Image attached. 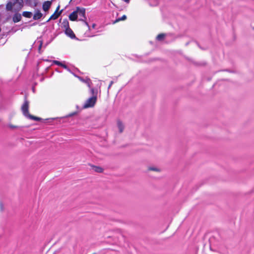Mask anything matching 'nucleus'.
<instances>
[{"mask_svg":"<svg viewBox=\"0 0 254 254\" xmlns=\"http://www.w3.org/2000/svg\"><path fill=\"white\" fill-rule=\"evenodd\" d=\"M23 0H12L6 4V9L14 12L19 11L23 7Z\"/></svg>","mask_w":254,"mask_h":254,"instance_id":"f257e3e1","label":"nucleus"},{"mask_svg":"<svg viewBox=\"0 0 254 254\" xmlns=\"http://www.w3.org/2000/svg\"><path fill=\"white\" fill-rule=\"evenodd\" d=\"M29 103L28 101L27 100L26 97H25L24 103L21 107V111L22 112L23 114L26 117L28 118L29 119L36 121H39L42 120L41 118L39 117H37L36 116H34L33 115H32L29 114Z\"/></svg>","mask_w":254,"mask_h":254,"instance_id":"f03ea898","label":"nucleus"},{"mask_svg":"<svg viewBox=\"0 0 254 254\" xmlns=\"http://www.w3.org/2000/svg\"><path fill=\"white\" fill-rule=\"evenodd\" d=\"M97 100L96 97H91L86 101L83 105V108H88L94 107L97 102Z\"/></svg>","mask_w":254,"mask_h":254,"instance_id":"7ed1b4c3","label":"nucleus"},{"mask_svg":"<svg viewBox=\"0 0 254 254\" xmlns=\"http://www.w3.org/2000/svg\"><path fill=\"white\" fill-rule=\"evenodd\" d=\"M60 8V5H59L57 9H56V10L55 11V12L50 16V17L49 18V19H48V20L47 21H49L50 20H55V19H57L59 17V16L61 15V13H62V10L60 11V12H58V10Z\"/></svg>","mask_w":254,"mask_h":254,"instance_id":"20e7f679","label":"nucleus"},{"mask_svg":"<svg viewBox=\"0 0 254 254\" xmlns=\"http://www.w3.org/2000/svg\"><path fill=\"white\" fill-rule=\"evenodd\" d=\"M64 32H65V34L67 36L70 37V38H71V39H75V38H76L75 35L74 34V32H73V31L72 30V29L70 27L67 28V29H65Z\"/></svg>","mask_w":254,"mask_h":254,"instance_id":"39448f33","label":"nucleus"},{"mask_svg":"<svg viewBox=\"0 0 254 254\" xmlns=\"http://www.w3.org/2000/svg\"><path fill=\"white\" fill-rule=\"evenodd\" d=\"M76 9L77 12V15H79L80 16L82 17L84 19H86L85 8L77 7Z\"/></svg>","mask_w":254,"mask_h":254,"instance_id":"423d86ee","label":"nucleus"},{"mask_svg":"<svg viewBox=\"0 0 254 254\" xmlns=\"http://www.w3.org/2000/svg\"><path fill=\"white\" fill-rule=\"evenodd\" d=\"M22 19L21 14L19 13L18 12H15V14L12 17V21L14 23H17L21 21Z\"/></svg>","mask_w":254,"mask_h":254,"instance_id":"0eeeda50","label":"nucleus"},{"mask_svg":"<svg viewBox=\"0 0 254 254\" xmlns=\"http://www.w3.org/2000/svg\"><path fill=\"white\" fill-rule=\"evenodd\" d=\"M77 12L76 10L70 14L69 15V19L72 21H75L77 18Z\"/></svg>","mask_w":254,"mask_h":254,"instance_id":"6e6552de","label":"nucleus"},{"mask_svg":"<svg viewBox=\"0 0 254 254\" xmlns=\"http://www.w3.org/2000/svg\"><path fill=\"white\" fill-rule=\"evenodd\" d=\"M51 4H52V2L50 1H45L43 4V9L45 11H48L51 5Z\"/></svg>","mask_w":254,"mask_h":254,"instance_id":"1a4fd4ad","label":"nucleus"},{"mask_svg":"<svg viewBox=\"0 0 254 254\" xmlns=\"http://www.w3.org/2000/svg\"><path fill=\"white\" fill-rule=\"evenodd\" d=\"M43 14L39 10H37L33 15V18L34 20H38L40 19Z\"/></svg>","mask_w":254,"mask_h":254,"instance_id":"9d476101","label":"nucleus"},{"mask_svg":"<svg viewBox=\"0 0 254 254\" xmlns=\"http://www.w3.org/2000/svg\"><path fill=\"white\" fill-rule=\"evenodd\" d=\"M94 171L97 173H102L103 172V169L100 167L96 166L94 165H91Z\"/></svg>","mask_w":254,"mask_h":254,"instance_id":"9b49d317","label":"nucleus"},{"mask_svg":"<svg viewBox=\"0 0 254 254\" xmlns=\"http://www.w3.org/2000/svg\"><path fill=\"white\" fill-rule=\"evenodd\" d=\"M117 125L119 129V131L120 133H122L124 129V126L122 122L120 120H118L117 121Z\"/></svg>","mask_w":254,"mask_h":254,"instance_id":"f8f14e48","label":"nucleus"},{"mask_svg":"<svg viewBox=\"0 0 254 254\" xmlns=\"http://www.w3.org/2000/svg\"><path fill=\"white\" fill-rule=\"evenodd\" d=\"M79 80L82 82L85 83L88 87L90 88V84L91 83V80L89 78H87L86 79H84L81 77H78Z\"/></svg>","mask_w":254,"mask_h":254,"instance_id":"ddd939ff","label":"nucleus"},{"mask_svg":"<svg viewBox=\"0 0 254 254\" xmlns=\"http://www.w3.org/2000/svg\"><path fill=\"white\" fill-rule=\"evenodd\" d=\"M63 27L65 30L69 28V22L67 19H64L62 23Z\"/></svg>","mask_w":254,"mask_h":254,"instance_id":"4468645a","label":"nucleus"},{"mask_svg":"<svg viewBox=\"0 0 254 254\" xmlns=\"http://www.w3.org/2000/svg\"><path fill=\"white\" fill-rule=\"evenodd\" d=\"M54 63L57 65H58L59 66L63 67L64 69H68V67L66 65H65L64 64H63L62 63L60 62V61H54Z\"/></svg>","mask_w":254,"mask_h":254,"instance_id":"2eb2a0df","label":"nucleus"},{"mask_svg":"<svg viewBox=\"0 0 254 254\" xmlns=\"http://www.w3.org/2000/svg\"><path fill=\"white\" fill-rule=\"evenodd\" d=\"M90 91H91V93L92 94V97H95L97 99V94H98L97 89L92 88L90 89Z\"/></svg>","mask_w":254,"mask_h":254,"instance_id":"dca6fc26","label":"nucleus"},{"mask_svg":"<svg viewBox=\"0 0 254 254\" xmlns=\"http://www.w3.org/2000/svg\"><path fill=\"white\" fill-rule=\"evenodd\" d=\"M22 15L26 18H31L32 16V13L30 11H23Z\"/></svg>","mask_w":254,"mask_h":254,"instance_id":"f3484780","label":"nucleus"},{"mask_svg":"<svg viewBox=\"0 0 254 254\" xmlns=\"http://www.w3.org/2000/svg\"><path fill=\"white\" fill-rule=\"evenodd\" d=\"M165 37V34L163 33L159 34L157 35L156 37V39L158 41H162L163 40Z\"/></svg>","mask_w":254,"mask_h":254,"instance_id":"a211bd4d","label":"nucleus"},{"mask_svg":"<svg viewBox=\"0 0 254 254\" xmlns=\"http://www.w3.org/2000/svg\"><path fill=\"white\" fill-rule=\"evenodd\" d=\"M127 19V16L126 15H123L121 18H117L114 22V23H116L118 22L121 20H125Z\"/></svg>","mask_w":254,"mask_h":254,"instance_id":"6ab92c4d","label":"nucleus"},{"mask_svg":"<svg viewBox=\"0 0 254 254\" xmlns=\"http://www.w3.org/2000/svg\"><path fill=\"white\" fill-rule=\"evenodd\" d=\"M8 127L11 129H15L18 128V126L12 124H9Z\"/></svg>","mask_w":254,"mask_h":254,"instance_id":"aec40b11","label":"nucleus"},{"mask_svg":"<svg viewBox=\"0 0 254 254\" xmlns=\"http://www.w3.org/2000/svg\"><path fill=\"white\" fill-rule=\"evenodd\" d=\"M149 170L151 171H159V169L155 168H149Z\"/></svg>","mask_w":254,"mask_h":254,"instance_id":"412c9836","label":"nucleus"},{"mask_svg":"<svg viewBox=\"0 0 254 254\" xmlns=\"http://www.w3.org/2000/svg\"><path fill=\"white\" fill-rule=\"evenodd\" d=\"M113 83V81H111V82H110V84H109V86H108V88H110L111 86H112V84Z\"/></svg>","mask_w":254,"mask_h":254,"instance_id":"4be33fe9","label":"nucleus"},{"mask_svg":"<svg viewBox=\"0 0 254 254\" xmlns=\"http://www.w3.org/2000/svg\"><path fill=\"white\" fill-rule=\"evenodd\" d=\"M42 43H41L40 44L39 46V50H40V49H41V47H42Z\"/></svg>","mask_w":254,"mask_h":254,"instance_id":"5701e85b","label":"nucleus"},{"mask_svg":"<svg viewBox=\"0 0 254 254\" xmlns=\"http://www.w3.org/2000/svg\"><path fill=\"white\" fill-rule=\"evenodd\" d=\"M95 26H96V24H95V23H93V24H92V27L93 28H94L95 27Z\"/></svg>","mask_w":254,"mask_h":254,"instance_id":"b1692460","label":"nucleus"},{"mask_svg":"<svg viewBox=\"0 0 254 254\" xmlns=\"http://www.w3.org/2000/svg\"><path fill=\"white\" fill-rule=\"evenodd\" d=\"M84 22H85V24H86V25L87 26L89 27V25H88V23L87 22H86V21H84Z\"/></svg>","mask_w":254,"mask_h":254,"instance_id":"393cba45","label":"nucleus"},{"mask_svg":"<svg viewBox=\"0 0 254 254\" xmlns=\"http://www.w3.org/2000/svg\"><path fill=\"white\" fill-rule=\"evenodd\" d=\"M80 20H82V21H84V19H80Z\"/></svg>","mask_w":254,"mask_h":254,"instance_id":"a878e982","label":"nucleus"},{"mask_svg":"<svg viewBox=\"0 0 254 254\" xmlns=\"http://www.w3.org/2000/svg\"><path fill=\"white\" fill-rule=\"evenodd\" d=\"M95 254V253H93V254Z\"/></svg>","mask_w":254,"mask_h":254,"instance_id":"bb28decb","label":"nucleus"}]
</instances>
